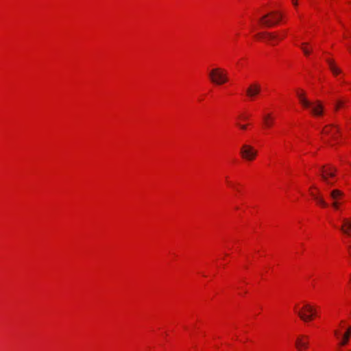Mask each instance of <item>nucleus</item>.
Returning a JSON list of instances; mask_svg holds the SVG:
<instances>
[{
  "label": "nucleus",
  "mask_w": 351,
  "mask_h": 351,
  "mask_svg": "<svg viewBox=\"0 0 351 351\" xmlns=\"http://www.w3.org/2000/svg\"><path fill=\"white\" fill-rule=\"evenodd\" d=\"M297 95L302 106L308 109L314 116L319 117L323 114L324 106L319 101H310L305 97L303 93H298Z\"/></svg>",
  "instance_id": "1"
},
{
  "label": "nucleus",
  "mask_w": 351,
  "mask_h": 351,
  "mask_svg": "<svg viewBox=\"0 0 351 351\" xmlns=\"http://www.w3.org/2000/svg\"><path fill=\"white\" fill-rule=\"evenodd\" d=\"M210 81L216 85H221L228 81L227 72L221 68H215L209 72Z\"/></svg>",
  "instance_id": "2"
},
{
  "label": "nucleus",
  "mask_w": 351,
  "mask_h": 351,
  "mask_svg": "<svg viewBox=\"0 0 351 351\" xmlns=\"http://www.w3.org/2000/svg\"><path fill=\"white\" fill-rule=\"evenodd\" d=\"M282 15L278 12H271L259 19L261 24L265 27H270L278 24L282 19Z\"/></svg>",
  "instance_id": "3"
},
{
  "label": "nucleus",
  "mask_w": 351,
  "mask_h": 351,
  "mask_svg": "<svg viewBox=\"0 0 351 351\" xmlns=\"http://www.w3.org/2000/svg\"><path fill=\"white\" fill-rule=\"evenodd\" d=\"M240 154L243 159L252 161L256 158L257 151L252 146L244 144L241 147Z\"/></svg>",
  "instance_id": "4"
},
{
  "label": "nucleus",
  "mask_w": 351,
  "mask_h": 351,
  "mask_svg": "<svg viewBox=\"0 0 351 351\" xmlns=\"http://www.w3.org/2000/svg\"><path fill=\"white\" fill-rule=\"evenodd\" d=\"M296 313L304 322L311 320L315 314L313 307L309 304L304 305L302 311H296Z\"/></svg>",
  "instance_id": "5"
},
{
  "label": "nucleus",
  "mask_w": 351,
  "mask_h": 351,
  "mask_svg": "<svg viewBox=\"0 0 351 351\" xmlns=\"http://www.w3.org/2000/svg\"><path fill=\"white\" fill-rule=\"evenodd\" d=\"M261 85L256 82L251 84L246 89V95L250 99H254L261 93Z\"/></svg>",
  "instance_id": "6"
},
{
  "label": "nucleus",
  "mask_w": 351,
  "mask_h": 351,
  "mask_svg": "<svg viewBox=\"0 0 351 351\" xmlns=\"http://www.w3.org/2000/svg\"><path fill=\"white\" fill-rule=\"evenodd\" d=\"M336 169L333 167H330L329 169H326L324 167H321V177L322 180L328 184H332V183L328 180V177L335 176V172L336 171Z\"/></svg>",
  "instance_id": "7"
},
{
  "label": "nucleus",
  "mask_w": 351,
  "mask_h": 351,
  "mask_svg": "<svg viewBox=\"0 0 351 351\" xmlns=\"http://www.w3.org/2000/svg\"><path fill=\"white\" fill-rule=\"evenodd\" d=\"M261 38H264L268 41H270L272 45H274L273 41L276 40H281L285 37V34L282 36H280L278 34L276 33H259L258 35Z\"/></svg>",
  "instance_id": "8"
},
{
  "label": "nucleus",
  "mask_w": 351,
  "mask_h": 351,
  "mask_svg": "<svg viewBox=\"0 0 351 351\" xmlns=\"http://www.w3.org/2000/svg\"><path fill=\"white\" fill-rule=\"evenodd\" d=\"M340 230L346 235L351 237V219H343Z\"/></svg>",
  "instance_id": "9"
},
{
  "label": "nucleus",
  "mask_w": 351,
  "mask_h": 351,
  "mask_svg": "<svg viewBox=\"0 0 351 351\" xmlns=\"http://www.w3.org/2000/svg\"><path fill=\"white\" fill-rule=\"evenodd\" d=\"M339 132L338 128L333 125H327L322 130V133L326 135L331 136V138H335L336 134Z\"/></svg>",
  "instance_id": "10"
},
{
  "label": "nucleus",
  "mask_w": 351,
  "mask_h": 351,
  "mask_svg": "<svg viewBox=\"0 0 351 351\" xmlns=\"http://www.w3.org/2000/svg\"><path fill=\"white\" fill-rule=\"evenodd\" d=\"M307 337L304 336L299 337L296 339L295 346L299 350H302V349H306L308 348V341L306 340Z\"/></svg>",
  "instance_id": "11"
},
{
  "label": "nucleus",
  "mask_w": 351,
  "mask_h": 351,
  "mask_svg": "<svg viewBox=\"0 0 351 351\" xmlns=\"http://www.w3.org/2000/svg\"><path fill=\"white\" fill-rule=\"evenodd\" d=\"M330 71L334 75H338L341 73V70L335 65V62L332 60H326Z\"/></svg>",
  "instance_id": "12"
},
{
  "label": "nucleus",
  "mask_w": 351,
  "mask_h": 351,
  "mask_svg": "<svg viewBox=\"0 0 351 351\" xmlns=\"http://www.w3.org/2000/svg\"><path fill=\"white\" fill-rule=\"evenodd\" d=\"M343 193L338 189H334L330 193V196L332 202H335V200H339L343 197Z\"/></svg>",
  "instance_id": "13"
},
{
  "label": "nucleus",
  "mask_w": 351,
  "mask_h": 351,
  "mask_svg": "<svg viewBox=\"0 0 351 351\" xmlns=\"http://www.w3.org/2000/svg\"><path fill=\"white\" fill-rule=\"evenodd\" d=\"M313 198L317 202L318 204L322 206V207H327L328 204L325 202V200L323 199V197L319 195H317L314 193H311Z\"/></svg>",
  "instance_id": "14"
},
{
  "label": "nucleus",
  "mask_w": 351,
  "mask_h": 351,
  "mask_svg": "<svg viewBox=\"0 0 351 351\" xmlns=\"http://www.w3.org/2000/svg\"><path fill=\"white\" fill-rule=\"evenodd\" d=\"M350 335H351V327H348L347 329V331L343 336L342 341L340 342V345L341 346L346 345L348 343Z\"/></svg>",
  "instance_id": "15"
},
{
  "label": "nucleus",
  "mask_w": 351,
  "mask_h": 351,
  "mask_svg": "<svg viewBox=\"0 0 351 351\" xmlns=\"http://www.w3.org/2000/svg\"><path fill=\"white\" fill-rule=\"evenodd\" d=\"M273 120L274 119L270 114H267L263 117V122L267 127H271L272 125Z\"/></svg>",
  "instance_id": "16"
},
{
  "label": "nucleus",
  "mask_w": 351,
  "mask_h": 351,
  "mask_svg": "<svg viewBox=\"0 0 351 351\" xmlns=\"http://www.w3.org/2000/svg\"><path fill=\"white\" fill-rule=\"evenodd\" d=\"M306 45H307V43H302L301 48H302L304 53L306 56H308L310 54V53H311V51L304 47Z\"/></svg>",
  "instance_id": "17"
},
{
  "label": "nucleus",
  "mask_w": 351,
  "mask_h": 351,
  "mask_svg": "<svg viewBox=\"0 0 351 351\" xmlns=\"http://www.w3.org/2000/svg\"><path fill=\"white\" fill-rule=\"evenodd\" d=\"M332 206L335 209H338L339 208V200H335V202H332Z\"/></svg>",
  "instance_id": "18"
},
{
  "label": "nucleus",
  "mask_w": 351,
  "mask_h": 351,
  "mask_svg": "<svg viewBox=\"0 0 351 351\" xmlns=\"http://www.w3.org/2000/svg\"><path fill=\"white\" fill-rule=\"evenodd\" d=\"M342 104L343 102L341 101H338L335 106V110H337L342 106Z\"/></svg>",
  "instance_id": "19"
},
{
  "label": "nucleus",
  "mask_w": 351,
  "mask_h": 351,
  "mask_svg": "<svg viewBox=\"0 0 351 351\" xmlns=\"http://www.w3.org/2000/svg\"><path fill=\"white\" fill-rule=\"evenodd\" d=\"M238 125L240 127V128L241 130H246L247 128V125H240V124H238Z\"/></svg>",
  "instance_id": "20"
},
{
  "label": "nucleus",
  "mask_w": 351,
  "mask_h": 351,
  "mask_svg": "<svg viewBox=\"0 0 351 351\" xmlns=\"http://www.w3.org/2000/svg\"><path fill=\"white\" fill-rule=\"evenodd\" d=\"M334 332H335V336H337V337L339 338V331L338 330H335Z\"/></svg>",
  "instance_id": "21"
},
{
  "label": "nucleus",
  "mask_w": 351,
  "mask_h": 351,
  "mask_svg": "<svg viewBox=\"0 0 351 351\" xmlns=\"http://www.w3.org/2000/svg\"><path fill=\"white\" fill-rule=\"evenodd\" d=\"M292 2L295 6L298 5L297 0H292Z\"/></svg>",
  "instance_id": "22"
},
{
  "label": "nucleus",
  "mask_w": 351,
  "mask_h": 351,
  "mask_svg": "<svg viewBox=\"0 0 351 351\" xmlns=\"http://www.w3.org/2000/svg\"><path fill=\"white\" fill-rule=\"evenodd\" d=\"M241 117L242 119H247V118H248V117H246V116H241Z\"/></svg>",
  "instance_id": "23"
},
{
  "label": "nucleus",
  "mask_w": 351,
  "mask_h": 351,
  "mask_svg": "<svg viewBox=\"0 0 351 351\" xmlns=\"http://www.w3.org/2000/svg\"><path fill=\"white\" fill-rule=\"evenodd\" d=\"M350 254H351V246H350Z\"/></svg>",
  "instance_id": "24"
}]
</instances>
